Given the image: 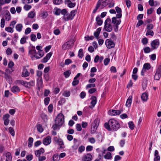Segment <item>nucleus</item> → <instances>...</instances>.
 Masks as SVG:
<instances>
[{"mask_svg": "<svg viewBox=\"0 0 161 161\" xmlns=\"http://www.w3.org/2000/svg\"><path fill=\"white\" fill-rule=\"evenodd\" d=\"M75 41L72 39H70L67 42L64 43L62 46V49L63 50H69L73 46Z\"/></svg>", "mask_w": 161, "mask_h": 161, "instance_id": "f257e3e1", "label": "nucleus"}, {"mask_svg": "<svg viewBox=\"0 0 161 161\" xmlns=\"http://www.w3.org/2000/svg\"><path fill=\"white\" fill-rule=\"evenodd\" d=\"M109 123L112 130L116 131L119 128L120 125L116 120L111 119L109 120Z\"/></svg>", "mask_w": 161, "mask_h": 161, "instance_id": "f03ea898", "label": "nucleus"}, {"mask_svg": "<svg viewBox=\"0 0 161 161\" xmlns=\"http://www.w3.org/2000/svg\"><path fill=\"white\" fill-rule=\"evenodd\" d=\"M111 19L107 18L105 21L104 29L107 31L110 32L112 30V27L111 24Z\"/></svg>", "mask_w": 161, "mask_h": 161, "instance_id": "7ed1b4c3", "label": "nucleus"}, {"mask_svg": "<svg viewBox=\"0 0 161 161\" xmlns=\"http://www.w3.org/2000/svg\"><path fill=\"white\" fill-rule=\"evenodd\" d=\"M55 123L58 125L61 126L64 122V115L62 113L59 114L57 116L55 120Z\"/></svg>", "mask_w": 161, "mask_h": 161, "instance_id": "20e7f679", "label": "nucleus"}, {"mask_svg": "<svg viewBox=\"0 0 161 161\" xmlns=\"http://www.w3.org/2000/svg\"><path fill=\"white\" fill-rule=\"evenodd\" d=\"M156 70V71L154 76V79L156 80H159L161 76V64L157 65Z\"/></svg>", "mask_w": 161, "mask_h": 161, "instance_id": "39448f33", "label": "nucleus"}, {"mask_svg": "<svg viewBox=\"0 0 161 161\" xmlns=\"http://www.w3.org/2000/svg\"><path fill=\"white\" fill-rule=\"evenodd\" d=\"M105 43L107 47L109 49H110L114 47L115 44L110 39H107L106 40Z\"/></svg>", "mask_w": 161, "mask_h": 161, "instance_id": "423d86ee", "label": "nucleus"}, {"mask_svg": "<svg viewBox=\"0 0 161 161\" xmlns=\"http://www.w3.org/2000/svg\"><path fill=\"white\" fill-rule=\"evenodd\" d=\"M122 111L120 110H115L113 109L110 110L108 112V114L109 115L115 116L119 115L122 112Z\"/></svg>", "mask_w": 161, "mask_h": 161, "instance_id": "0eeeda50", "label": "nucleus"}, {"mask_svg": "<svg viewBox=\"0 0 161 161\" xmlns=\"http://www.w3.org/2000/svg\"><path fill=\"white\" fill-rule=\"evenodd\" d=\"M159 45V41L158 39L153 40L151 43V46L153 49L157 48Z\"/></svg>", "mask_w": 161, "mask_h": 161, "instance_id": "6e6552de", "label": "nucleus"}, {"mask_svg": "<svg viewBox=\"0 0 161 161\" xmlns=\"http://www.w3.org/2000/svg\"><path fill=\"white\" fill-rule=\"evenodd\" d=\"M92 158V155L90 153H87L84 155L82 158V161H91Z\"/></svg>", "mask_w": 161, "mask_h": 161, "instance_id": "1a4fd4ad", "label": "nucleus"}, {"mask_svg": "<svg viewBox=\"0 0 161 161\" xmlns=\"http://www.w3.org/2000/svg\"><path fill=\"white\" fill-rule=\"evenodd\" d=\"M74 144L72 146V147L74 150H76L80 145V142L76 139L74 138L73 139Z\"/></svg>", "mask_w": 161, "mask_h": 161, "instance_id": "9d476101", "label": "nucleus"}, {"mask_svg": "<svg viewBox=\"0 0 161 161\" xmlns=\"http://www.w3.org/2000/svg\"><path fill=\"white\" fill-rule=\"evenodd\" d=\"M92 101L91 102V104L92 105L89 106V108H92L95 106L97 103V98L94 96L92 97L91 98Z\"/></svg>", "mask_w": 161, "mask_h": 161, "instance_id": "9b49d317", "label": "nucleus"}, {"mask_svg": "<svg viewBox=\"0 0 161 161\" xmlns=\"http://www.w3.org/2000/svg\"><path fill=\"white\" fill-rule=\"evenodd\" d=\"M51 137L50 136H47L44 139L43 141V143L45 145H49L51 142Z\"/></svg>", "mask_w": 161, "mask_h": 161, "instance_id": "f8f14e48", "label": "nucleus"}, {"mask_svg": "<svg viewBox=\"0 0 161 161\" xmlns=\"http://www.w3.org/2000/svg\"><path fill=\"white\" fill-rule=\"evenodd\" d=\"M52 53L51 52L47 53L46 56L42 59V62L43 63H46L49 59L52 56Z\"/></svg>", "mask_w": 161, "mask_h": 161, "instance_id": "ddd939ff", "label": "nucleus"}, {"mask_svg": "<svg viewBox=\"0 0 161 161\" xmlns=\"http://www.w3.org/2000/svg\"><path fill=\"white\" fill-rule=\"evenodd\" d=\"M25 67L23 69V71L22 73L21 76L23 77H26L30 75V73L29 72L27 69H25Z\"/></svg>", "mask_w": 161, "mask_h": 161, "instance_id": "4468645a", "label": "nucleus"}, {"mask_svg": "<svg viewBox=\"0 0 161 161\" xmlns=\"http://www.w3.org/2000/svg\"><path fill=\"white\" fill-rule=\"evenodd\" d=\"M115 9L118 13L116 15L117 18H120L122 17V10L119 7H115Z\"/></svg>", "mask_w": 161, "mask_h": 161, "instance_id": "2eb2a0df", "label": "nucleus"}, {"mask_svg": "<svg viewBox=\"0 0 161 161\" xmlns=\"http://www.w3.org/2000/svg\"><path fill=\"white\" fill-rule=\"evenodd\" d=\"M54 141L60 146V147H62V145H64V142L63 140L60 138H58L57 137H55L54 139Z\"/></svg>", "mask_w": 161, "mask_h": 161, "instance_id": "dca6fc26", "label": "nucleus"}, {"mask_svg": "<svg viewBox=\"0 0 161 161\" xmlns=\"http://www.w3.org/2000/svg\"><path fill=\"white\" fill-rule=\"evenodd\" d=\"M44 152V150L42 148H41L39 150L35 151V154L37 157H39L41 154L43 153Z\"/></svg>", "mask_w": 161, "mask_h": 161, "instance_id": "f3484780", "label": "nucleus"}, {"mask_svg": "<svg viewBox=\"0 0 161 161\" xmlns=\"http://www.w3.org/2000/svg\"><path fill=\"white\" fill-rule=\"evenodd\" d=\"M4 78L9 83L12 81V77L10 74H8L6 73H4Z\"/></svg>", "mask_w": 161, "mask_h": 161, "instance_id": "a211bd4d", "label": "nucleus"}, {"mask_svg": "<svg viewBox=\"0 0 161 161\" xmlns=\"http://www.w3.org/2000/svg\"><path fill=\"white\" fill-rule=\"evenodd\" d=\"M132 96H130L127 99L126 103V106L129 107L130 106L132 102Z\"/></svg>", "mask_w": 161, "mask_h": 161, "instance_id": "6ab92c4d", "label": "nucleus"}, {"mask_svg": "<svg viewBox=\"0 0 161 161\" xmlns=\"http://www.w3.org/2000/svg\"><path fill=\"white\" fill-rule=\"evenodd\" d=\"M142 100L143 102H146L148 99V95L147 93L144 92L142 95Z\"/></svg>", "mask_w": 161, "mask_h": 161, "instance_id": "aec40b11", "label": "nucleus"}, {"mask_svg": "<svg viewBox=\"0 0 161 161\" xmlns=\"http://www.w3.org/2000/svg\"><path fill=\"white\" fill-rule=\"evenodd\" d=\"M121 22L120 19H117L115 17H114L112 18V23L115 25H119Z\"/></svg>", "mask_w": 161, "mask_h": 161, "instance_id": "412c9836", "label": "nucleus"}, {"mask_svg": "<svg viewBox=\"0 0 161 161\" xmlns=\"http://www.w3.org/2000/svg\"><path fill=\"white\" fill-rule=\"evenodd\" d=\"M11 91L13 93H16L17 92H19L20 91V90L18 86H14L11 88Z\"/></svg>", "mask_w": 161, "mask_h": 161, "instance_id": "4be33fe9", "label": "nucleus"}, {"mask_svg": "<svg viewBox=\"0 0 161 161\" xmlns=\"http://www.w3.org/2000/svg\"><path fill=\"white\" fill-rule=\"evenodd\" d=\"M34 82L33 81H31L29 82L26 81L25 87L27 88H30L31 86H34Z\"/></svg>", "mask_w": 161, "mask_h": 161, "instance_id": "5701e85b", "label": "nucleus"}, {"mask_svg": "<svg viewBox=\"0 0 161 161\" xmlns=\"http://www.w3.org/2000/svg\"><path fill=\"white\" fill-rule=\"evenodd\" d=\"M4 17L6 20L9 21L11 19L10 14L8 11H7L4 14Z\"/></svg>", "mask_w": 161, "mask_h": 161, "instance_id": "b1692460", "label": "nucleus"}, {"mask_svg": "<svg viewBox=\"0 0 161 161\" xmlns=\"http://www.w3.org/2000/svg\"><path fill=\"white\" fill-rule=\"evenodd\" d=\"M113 0H106L104 1V3H107L108 4V7L109 8H112L114 7V3L112 2Z\"/></svg>", "mask_w": 161, "mask_h": 161, "instance_id": "393cba45", "label": "nucleus"}, {"mask_svg": "<svg viewBox=\"0 0 161 161\" xmlns=\"http://www.w3.org/2000/svg\"><path fill=\"white\" fill-rule=\"evenodd\" d=\"M63 18L65 21H67L73 19L72 16H71L69 14H66V15H64Z\"/></svg>", "mask_w": 161, "mask_h": 161, "instance_id": "a878e982", "label": "nucleus"}, {"mask_svg": "<svg viewBox=\"0 0 161 161\" xmlns=\"http://www.w3.org/2000/svg\"><path fill=\"white\" fill-rule=\"evenodd\" d=\"M101 30V28H98L97 29L96 31L94 33V36H95V37L97 39L98 38L99 35Z\"/></svg>", "mask_w": 161, "mask_h": 161, "instance_id": "bb28decb", "label": "nucleus"}, {"mask_svg": "<svg viewBox=\"0 0 161 161\" xmlns=\"http://www.w3.org/2000/svg\"><path fill=\"white\" fill-rule=\"evenodd\" d=\"M23 28V25L22 24H17L15 26V28L17 31L19 32L21 31Z\"/></svg>", "mask_w": 161, "mask_h": 161, "instance_id": "cd10ccee", "label": "nucleus"}, {"mask_svg": "<svg viewBox=\"0 0 161 161\" xmlns=\"http://www.w3.org/2000/svg\"><path fill=\"white\" fill-rule=\"evenodd\" d=\"M29 53L30 55H35L36 51L34 46H32L31 48L29 50Z\"/></svg>", "mask_w": 161, "mask_h": 161, "instance_id": "c85d7f7f", "label": "nucleus"}, {"mask_svg": "<svg viewBox=\"0 0 161 161\" xmlns=\"http://www.w3.org/2000/svg\"><path fill=\"white\" fill-rule=\"evenodd\" d=\"M96 21L97 25L99 26L101 25L103 22L102 20L99 16H97L96 18Z\"/></svg>", "mask_w": 161, "mask_h": 161, "instance_id": "c756f323", "label": "nucleus"}, {"mask_svg": "<svg viewBox=\"0 0 161 161\" xmlns=\"http://www.w3.org/2000/svg\"><path fill=\"white\" fill-rule=\"evenodd\" d=\"M41 117L44 122L46 123L47 121V116L46 114L44 113H42L41 114Z\"/></svg>", "mask_w": 161, "mask_h": 161, "instance_id": "7c9ffc66", "label": "nucleus"}, {"mask_svg": "<svg viewBox=\"0 0 161 161\" xmlns=\"http://www.w3.org/2000/svg\"><path fill=\"white\" fill-rule=\"evenodd\" d=\"M102 1V0H99L97 3V6L96 8L94 9L93 11V13H95L97 10L98 8L101 6V2Z\"/></svg>", "mask_w": 161, "mask_h": 161, "instance_id": "2f4dec72", "label": "nucleus"}, {"mask_svg": "<svg viewBox=\"0 0 161 161\" xmlns=\"http://www.w3.org/2000/svg\"><path fill=\"white\" fill-rule=\"evenodd\" d=\"M104 158L106 159H110L112 158L111 153L110 152H108L104 156Z\"/></svg>", "mask_w": 161, "mask_h": 161, "instance_id": "473e14b6", "label": "nucleus"}, {"mask_svg": "<svg viewBox=\"0 0 161 161\" xmlns=\"http://www.w3.org/2000/svg\"><path fill=\"white\" fill-rule=\"evenodd\" d=\"M14 68H12V69L8 68L5 70V72H4V73H6L10 75V74H11L13 71H14Z\"/></svg>", "mask_w": 161, "mask_h": 161, "instance_id": "72a5a7b5", "label": "nucleus"}, {"mask_svg": "<svg viewBox=\"0 0 161 161\" xmlns=\"http://www.w3.org/2000/svg\"><path fill=\"white\" fill-rule=\"evenodd\" d=\"M70 95V92L67 90L64 91L62 93V95L65 97H68Z\"/></svg>", "mask_w": 161, "mask_h": 161, "instance_id": "f704fd0d", "label": "nucleus"}, {"mask_svg": "<svg viewBox=\"0 0 161 161\" xmlns=\"http://www.w3.org/2000/svg\"><path fill=\"white\" fill-rule=\"evenodd\" d=\"M36 14L34 11H31L28 14V16L29 18L32 19L35 16Z\"/></svg>", "mask_w": 161, "mask_h": 161, "instance_id": "c9c22d12", "label": "nucleus"}, {"mask_svg": "<svg viewBox=\"0 0 161 161\" xmlns=\"http://www.w3.org/2000/svg\"><path fill=\"white\" fill-rule=\"evenodd\" d=\"M99 119L97 118L96 119L94 120V121L92 123V125H93V126H96L97 127H98L99 124Z\"/></svg>", "mask_w": 161, "mask_h": 161, "instance_id": "e433bc0d", "label": "nucleus"}, {"mask_svg": "<svg viewBox=\"0 0 161 161\" xmlns=\"http://www.w3.org/2000/svg\"><path fill=\"white\" fill-rule=\"evenodd\" d=\"M151 67V65L149 63H146L143 65V68L147 70H148L150 69Z\"/></svg>", "mask_w": 161, "mask_h": 161, "instance_id": "4c0bfd02", "label": "nucleus"}, {"mask_svg": "<svg viewBox=\"0 0 161 161\" xmlns=\"http://www.w3.org/2000/svg\"><path fill=\"white\" fill-rule=\"evenodd\" d=\"M33 142V139L31 137L29 138L28 139V146L30 147L32 146V143Z\"/></svg>", "mask_w": 161, "mask_h": 161, "instance_id": "58836bf2", "label": "nucleus"}, {"mask_svg": "<svg viewBox=\"0 0 161 161\" xmlns=\"http://www.w3.org/2000/svg\"><path fill=\"white\" fill-rule=\"evenodd\" d=\"M37 129L38 131L40 132H42L43 129L41 124H38L37 125Z\"/></svg>", "mask_w": 161, "mask_h": 161, "instance_id": "ea45409f", "label": "nucleus"}, {"mask_svg": "<svg viewBox=\"0 0 161 161\" xmlns=\"http://www.w3.org/2000/svg\"><path fill=\"white\" fill-rule=\"evenodd\" d=\"M60 160V158L58 154H55L53 156V161H58Z\"/></svg>", "mask_w": 161, "mask_h": 161, "instance_id": "a19ab883", "label": "nucleus"}, {"mask_svg": "<svg viewBox=\"0 0 161 161\" xmlns=\"http://www.w3.org/2000/svg\"><path fill=\"white\" fill-rule=\"evenodd\" d=\"M154 34V32L152 30H149V31L147 30L146 34V36L150 35L152 36H153Z\"/></svg>", "mask_w": 161, "mask_h": 161, "instance_id": "79ce46f5", "label": "nucleus"}, {"mask_svg": "<svg viewBox=\"0 0 161 161\" xmlns=\"http://www.w3.org/2000/svg\"><path fill=\"white\" fill-rule=\"evenodd\" d=\"M5 30L8 32H9L11 33H12L14 32V29L13 28L10 27H6L5 28Z\"/></svg>", "mask_w": 161, "mask_h": 161, "instance_id": "37998d69", "label": "nucleus"}, {"mask_svg": "<svg viewBox=\"0 0 161 161\" xmlns=\"http://www.w3.org/2000/svg\"><path fill=\"white\" fill-rule=\"evenodd\" d=\"M97 127L96 126H93V125H92V127L91 128V132L92 134H93L95 133L96 131Z\"/></svg>", "mask_w": 161, "mask_h": 161, "instance_id": "c03bdc74", "label": "nucleus"}, {"mask_svg": "<svg viewBox=\"0 0 161 161\" xmlns=\"http://www.w3.org/2000/svg\"><path fill=\"white\" fill-rule=\"evenodd\" d=\"M128 125L129 127L131 130H133L134 129V125L132 122H129L128 123Z\"/></svg>", "mask_w": 161, "mask_h": 161, "instance_id": "a18cd8bd", "label": "nucleus"}, {"mask_svg": "<svg viewBox=\"0 0 161 161\" xmlns=\"http://www.w3.org/2000/svg\"><path fill=\"white\" fill-rule=\"evenodd\" d=\"M26 81H25L23 80H17L16 81V83L18 84H20L24 86H25V83Z\"/></svg>", "mask_w": 161, "mask_h": 161, "instance_id": "49530a36", "label": "nucleus"}, {"mask_svg": "<svg viewBox=\"0 0 161 161\" xmlns=\"http://www.w3.org/2000/svg\"><path fill=\"white\" fill-rule=\"evenodd\" d=\"M70 74L71 72L69 70H68L64 73V75L66 78L68 77Z\"/></svg>", "mask_w": 161, "mask_h": 161, "instance_id": "de8ad7c7", "label": "nucleus"}, {"mask_svg": "<svg viewBox=\"0 0 161 161\" xmlns=\"http://www.w3.org/2000/svg\"><path fill=\"white\" fill-rule=\"evenodd\" d=\"M30 37L31 41L33 42L35 41L37 39L36 35L33 34H31Z\"/></svg>", "mask_w": 161, "mask_h": 161, "instance_id": "09e8293b", "label": "nucleus"}, {"mask_svg": "<svg viewBox=\"0 0 161 161\" xmlns=\"http://www.w3.org/2000/svg\"><path fill=\"white\" fill-rule=\"evenodd\" d=\"M78 56L79 58H82L83 56V49L81 48L79 49L78 52Z\"/></svg>", "mask_w": 161, "mask_h": 161, "instance_id": "8fccbe9b", "label": "nucleus"}, {"mask_svg": "<svg viewBox=\"0 0 161 161\" xmlns=\"http://www.w3.org/2000/svg\"><path fill=\"white\" fill-rule=\"evenodd\" d=\"M41 16L43 18H46L47 15V13L46 11H43L41 13Z\"/></svg>", "mask_w": 161, "mask_h": 161, "instance_id": "3c124183", "label": "nucleus"}, {"mask_svg": "<svg viewBox=\"0 0 161 161\" xmlns=\"http://www.w3.org/2000/svg\"><path fill=\"white\" fill-rule=\"evenodd\" d=\"M63 0H53V3L54 4L56 5H59L62 2Z\"/></svg>", "mask_w": 161, "mask_h": 161, "instance_id": "603ef678", "label": "nucleus"}, {"mask_svg": "<svg viewBox=\"0 0 161 161\" xmlns=\"http://www.w3.org/2000/svg\"><path fill=\"white\" fill-rule=\"evenodd\" d=\"M7 158L6 159L7 160H12V157L11 154L9 152H7L5 155Z\"/></svg>", "mask_w": 161, "mask_h": 161, "instance_id": "864d4df0", "label": "nucleus"}, {"mask_svg": "<svg viewBox=\"0 0 161 161\" xmlns=\"http://www.w3.org/2000/svg\"><path fill=\"white\" fill-rule=\"evenodd\" d=\"M85 149V147L83 146H80L78 149V151L80 153H81L83 152Z\"/></svg>", "mask_w": 161, "mask_h": 161, "instance_id": "5fc2aeb1", "label": "nucleus"}, {"mask_svg": "<svg viewBox=\"0 0 161 161\" xmlns=\"http://www.w3.org/2000/svg\"><path fill=\"white\" fill-rule=\"evenodd\" d=\"M14 65V63L12 61H10L8 63V66L9 68L12 69V68H14L13 67Z\"/></svg>", "mask_w": 161, "mask_h": 161, "instance_id": "6e6d98bb", "label": "nucleus"}, {"mask_svg": "<svg viewBox=\"0 0 161 161\" xmlns=\"http://www.w3.org/2000/svg\"><path fill=\"white\" fill-rule=\"evenodd\" d=\"M153 28V26L152 24H149L147 25L146 29L147 30H151Z\"/></svg>", "mask_w": 161, "mask_h": 161, "instance_id": "4d7b16f0", "label": "nucleus"}, {"mask_svg": "<svg viewBox=\"0 0 161 161\" xmlns=\"http://www.w3.org/2000/svg\"><path fill=\"white\" fill-rule=\"evenodd\" d=\"M144 51L145 53H148L151 51V49L149 47H147L144 49Z\"/></svg>", "mask_w": 161, "mask_h": 161, "instance_id": "13d9d810", "label": "nucleus"}, {"mask_svg": "<svg viewBox=\"0 0 161 161\" xmlns=\"http://www.w3.org/2000/svg\"><path fill=\"white\" fill-rule=\"evenodd\" d=\"M31 8V5L27 4H25L24 7V9L26 11L29 10Z\"/></svg>", "mask_w": 161, "mask_h": 161, "instance_id": "bf43d9fd", "label": "nucleus"}, {"mask_svg": "<svg viewBox=\"0 0 161 161\" xmlns=\"http://www.w3.org/2000/svg\"><path fill=\"white\" fill-rule=\"evenodd\" d=\"M104 126L105 128L109 130H112L111 127H110V126L109 125V121L108 122V123H105L104 124Z\"/></svg>", "mask_w": 161, "mask_h": 161, "instance_id": "052dcab7", "label": "nucleus"}, {"mask_svg": "<svg viewBox=\"0 0 161 161\" xmlns=\"http://www.w3.org/2000/svg\"><path fill=\"white\" fill-rule=\"evenodd\" d=\"M67 4L69 8H72L75 6V3L73 2H70Z\"/></svg>", "mask_w": 161, "mask_h": 161, "instance_id": "680f3d73", "label": "nucleus"}, {"mask_svg": "<svg viewBox=\"0 0 161 161\" xmlns=\"http://www.w3.org/2000/svg\"><path fill=\"white\" fill-rule=\"evenodd\" d=\"M65 102V99L64 98H61L60 100L58 101L59 105H62Z\"/></svg>", "mask_w": 161, "mask_h": 161, "instance_id": "e2e57ef3", "label": "nucleus"}, {"mask_svg": "<svg viewBox=\"0 0 161 161\" xmlns=\"http://www.w3.org/2000/svg\"><path fill=\"white\" fill-rule=\"evenodd\" d=\"M9 131L12 136H14V131L12 127H9Z\"/></svg>", "mask_w": 161, "mask_h": 161, "instance_id": "0e129e2a", "label": "nucleus"}, {"mask_svg": "<svg viewBox=\"0 0 161 161\" xmlns=\"http://www.w3.org/2000/svg\"><path fill=\"white\" fill-rule=\"evenodd\" d=\"M5 20L4 18H2L1 20V27L3 28L5 25Z\"/></svg>", "mask_w": 161, "mask_h": 161, "instance_id": "69168bd1", "label": "nucleus"}, {"mask_svg": "<svg viewBox=\"0 0 161 161\" xmlns=\"http://www.w3.org/2000/svg\"><path fill=\"white\" fill-rule=\"evenodd\" d=\"M72 82V84L73 86H75L78 85L79 83V81L77 79H74Z\"/></svg>", "mask_w": 161, "mask_h": 161, "instance_id": "338daca9", "label": "nucleus"}, {"mask_svg": "<svg viewBox=\"0 0 161 161\" xmlns=\"http://www.w3.org/2000/svg\"><path fill=\"white\" fill-rule=\"evenodd\" d=\"M110 59L108 58L105 59L104 60V65L106 66L108 65V63L110 62Z\"/></svg>", "mask_w": 161, "mask_h": 161, "instance_id": "774afa93", "label": "nucleus"}]
</instances>
